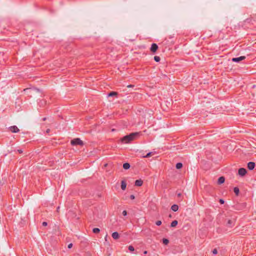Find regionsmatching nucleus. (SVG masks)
Listing matches in <instances>:
<instances>
[{"label":"nucleus","instance_id":"nucleus-32","mask_svg":"<svg viewBox=\"0 0 256 256\" xmlns=\"http://www.w3.org/2000/svg\"><path fill=\"white\" fill-rule=\"evenodd\" d=\"M134 85H132V84H130V85H128L127 86L128 88H132V87H134Z\"/></svg>","mask_w":256,"mask_h":256},{"label":"nucleus","instance_id":"nucleus-31","mask_svg":"<svg viewBox=\"0 0 256 256\" xmlns=\"http://www.w3.org/2000/svg\"><path fill=\"white\" fill-rule=\"evenodd\" d=\"M72 244H70L68 245V248H70L72 247Z\"/></svg>","mask_w":256,"mask_h":256},{"label":"nucleus","instance_id":"nucleus-21","mask_svg":"<svg viewBox=\"0 0 256 256\" xmlns=\"http://www.w3.org/2000/svg\"><path fill=\"white\" fill-rule=\"evenodd\" d=\"M152 152H150L148 154H146V156H144V158H148L152 156Z\"/></svg>","mask_w":256,"mask_h":256},{"label":"nucleus","instance_id":"nucleus-18","mask_svg":"<svg viewBox=\"0 0 256 256\" xmlns=\"http://www.w3.org/2000/svg\"><path fill=\"white\" fill-rule=\"evenodd\" d=\"M234 193L236 194V195H238V194H239V189L237 187H235L234 188Z\"/></svg>","mask_w":256,"mask_h":256},{"label":"nucleus","instance_id":"nucleus-38","mask_svg":"<svg viewBox=\"0 0 256 256\" xmlns=\"http://www.w3.org/2000/svg\"><path fill=\"white\" fill-rule=\"evenodd\" d=\"M106 237H107V235L106 236V237H105V239H107V238H106Z\"/></svg>","mask_w":256,"mask_h":256},{"label":"nucleus","instance_id":"nucleus-13","mask_svg":"<svg viewBox=\"0 0 256 256\" xmlns=\"http://www.w3.org/2000/svg\"><path fill=\"white\" fill-rule=\"evenodd\" d=\"M118 94V92H111L109 93H108L106 94V96H117Z\"/></svg>","mask_w":256,"mask_h":256},{"label":"nucleus","instance_id":"nucleus-2","mask_svg":"<svg viewBox=\"0 0 256 256\" xmlns=\"http://www.w3.org/2000/svg\"><path fill=\"white\" fill-rule=\"evenodd\" d=\"M71 144L72 145H83V142L79 138L74 139L71 141Z\"/></svg>","mask_w":256,"mask_h":256},{"label":"nucleus","instance_id":"nucleus-40","mask_svg":"<svg viewBox=\"0 0 256 256\" xmlns=\"http://www.w3.org/2000/svg\"><path fill=\"white\" fill-rule=\"evenodd\" d=\"M255 87H256V86H255V85H254V86H253V88H255Z\"/></svg>","mask_w":256,"mask_h":256},{"label":"nucleus","instance_id":"nucleus-5","mask_svg":"<svg viewBox=\"0 0 256 256\" xmlns=\"http://www.w3.org/2000/svg\"><path fill=\"white\" fill-rule=\"evenodd\" d=\"M246 58V56H240L238 58H232V60L233 62H238L242 60H244Z\"/></svg>","mask_w":256,"mask_h":256},{"label":"nucleus","instance_id":"nucleus-29","mask_svg":"<svg viewBox=\"0 0 256 256\" xmlns=\"http://www.w3.org/2000/svg\"><path fill=\"white\" fill-rule=\"evenodd\" d=\"M220 202L221 204H224V200H222V199H220Z\"/></svg>","mask_w":256,"mask_h":256},{"label":"nucleus","instance_id":"nucleus-30","mask_svg":"<svg viewBox=\"0 0 256 256\" xmlns=\"http://www.w3.org/2000/svg\"><path fill=\"white\" fill-rule=\"evenodd\" d=\"M42 225H43L44 226H47V222H42Z\"/></svg>","mask_w":256,"mask_h":256},{"label":"nucleus","instance_id":"nucleus-39","mask_svg":"<svg viewBox=\"0 0 256 256\" xmlns=\"http://www.w3.org/2000/svg\"><path fill=\"white\" fill-rule=\"evenodd\" d=\"M49 132V130H46V132Z\"/></svg>","mask_w":256,"mask_h":256},{"label":"nucleus","instance_id":"nucleus-16","mask_svg":"<svg viewBox=\"0 0 256 256\" xmlns=\"http://www.w3.org/2000/svg\"><path fill=\"white\" fill-rule=\"evenodd\" d=\"M178 221L176 220L172 221L171 223V226L175 227L178 224Z\"/></svg>","mask_w":256,"mask_h":256},{"label":"nucleus","instance_id":"nucleus-35","mask_svg":"<svg viewBox=\"0 0 256 256\" xmlns=\"http://www.w3.org/2000/svg\"><path fill=\"white\" fill-rule=\"evenodd\" d=\"M60 210V206L57 208V212H58Z\"/></svg>","mask_w":256,"mask_h":256},{"label":"nucleus","instance_id":"nucleus-6","mask_svg":"<svg viewBox=\"0 0 256 256\" xmlns=\"http://www.w3.org/2000/svg\"><path fill=\"white\" fill-rule=\"evenodd\" d=\"M246 170L244 168H240L238 170V174L240 175V176H244L246 174Z\"/></svg>","mask_w":256,"mask_h":256},{"label":"nucleus","instance_id":"nucleus-14","mask_svg":"<svg viewBox=\"0 0 256 256\" xmlns=\"http://www.w3.org/2000/svg\"><path fill=\"white\" fill-rule=\"evenodd\" d=\"M172 210L174 212H176L178 209V206L177 204H174L171 207Z\"/></svg>","mask_w":256,"mask_h":256},{"label":"nucleus","instance_id":"nucleus-4","mask_svg":"<svg viewBox=\"0 0 256 256\" xmlns=\"http://www.w3.org/2000/svg\"><path fill=\"white\" fill-rule=\"evenodd\" d=\"M158 45L156 44H154V43H153L152 46H151V47H150V51L153 52V53H154L156 52V50H158Z\"/></svg>","mask_w":256,"mask_h":256},{"label":"nucleus","instance_id":"nucleus-9","mask_svg":"<svg viewBox=\"0 0 256 256\" xmlns=\"http://www.w3.org/2000/svg\"><path fill=\"white\" fill-rule=\"evenodd\" d=\"M112 237L114 240H117L120 238V234L117 232H114L112 234Z\"/></svg>","mask_w":256,"mask_h":256},{"label":"nucleus","instance_id":"nucleus-28","mask_svg":"<svg viewBox=\"0 0 256 256\" xmlns=\"http://www.w3.org/2000/svg\"><path fill=\"white\" fill-rule=\"evenodd\" d=\"M130 198L132 199V200H134L135 197L134 196V195L132 194L130 196Z\"/></svg>","mask_w":256,"mask_h":256},{"label":"nucleus","instance_id":"nucleus-8","mask_svg":"<svg viewBox=\"0 0 256 256\" xmlns=\"http://www.w3.org/2000/svg\"><path fill=\"white\" fill-rule=\"evenodd\" d=\"M255 166V164L253 162H250L248 164V168L249 170H252L254 168Z\"/></svg>","mask_w":256,"mask_h":256},{"label":"nucleus","instance_id":"nucleus-1","mask_svg":"<svg viewBox=\"0 0 256 256\" xmlns=\"http://www.w3.org/2000/svg\"><path fill=\"white\" fill-rule=\"evenodd\" d=\"M138 134V132L132 133L129 135L124 136L122 139V141L125 143L130 142L131 141L134 140Z\"/></svg>","mask_w":256,"mask_h":256},{"label":"nucleus","instance_id":"nucleus-37","mask_svg":"<svg viewBox=\"0 0 256 256\" xmlns=\"http://www.w3.org/2000/svg\"><path fill=\"white\" fill-rule=\"evenodd\" d=\"M146 253H147V252H146V251H145V252H144V254H146Z\"/></svg>","mask_w":256,"mask_h":256},{"label":"nucleus","instance_id":"nucleus-19","mask_svg":"<svg viewBox=\"0 0 256 256\" xmlns=\"http://www.w3.org/2000/svg\"><path fill=\"white\" fill-rule=\"evenodd\" d=\"M154 60L156 62H159L160 60V57L158 56H154Z\"/></svg>","mask_w":256,"mask_h":256},{"label":"nucleus","instance_id":"nucleus-25","mask_svg":"<svg viewBox=\"0 0 256 256\" xmlns=\"http://www.w3.org/2000/svg\"><path fill=\"white\" fill-rule=\"evenodd\" d=\"M156 224L157 226H160L162 224V222L160 220H158L156 222Z\"/></svg>","mask_w":256,"mask_h":256},{"label":"nucleus","instance_id":"nucleus-17","mask_svg":"<svg viewBox=\"0 0 256 256\" xmlns=\"http://www.w3.org/2000/svg\"><path fill=\"white\" fill-rule=\"evenodd\" d=\"M182 163L178 162L176 164V168L177 169H180L182 168Z\"/></svg>","mask_w":256,"mask_h":256},{"label":"nucleus","instance_id":"nucleus-34","mask_svg":"<svg viewBox=\"0 0 256 256\" xmlns=\"http://www.w3.org/2000/svg\"><path fill=\"white\" fill-rule=\"evenodd\" d=\"M18 152L20 153L22 152V150H18Z\"/></svg>","mask_w":256,"mask_h":256},{"label":"nucleus","instance_id":"nucleus-33","mask_svg":"<svg viewBox=\"0 0 256 256\" xmlns=\"http://www.w3.org/2000/svg\"><path fill=\"white\" fill-rule=\"evenodd\" d=\"M177 195H178V197H180V196H182V194H181L180 193H178V194H177Z\"/></svg>","mask_w":256,"mask_h":256},{"label":"nucleus","instance_id":"nucleus-36","mask_svg":"<svg viewBox=\"0 0 256 256\" xmlns=\"http://www.w3.org/2000/svg\"><path fill=\"white\" fill-rule=\"evenodd\" d=\"M107 164H104V167H106V166H107Z\"/></svg>","mask_w":256,"mask_h":256},{"label":"nucleus","instance_id":"nucleus-10","mask_svg":"<svg viewBox=\"0 0 256 256\" xmlns=\"http://www.w3.org/2000/svg\"><path fill=\"white\" fill-rule=\"evenodd\" d=\"M126 187V183L124 180H122L121 182V188L122 190H125Z\"/></svg>","mask_w":256,"mask_h":256},{"label":"nucleus","instance_id":"nucleus-26","mask_svg":"<svg viewBox=\"0 0 256 256\" xmlns=\"http://www.w3.org/2000/svg\"><path fill=\"white\" fill-rule=\"evenodd\" d=\"M212 253L214 254H216L218 253L217 250L216 248L212 250Z\"/></svg>","mask_w":256,"mask_h":256},{"label":"nucleus","instance_id":"nucleus-22","mask_svg":"<svg viewBox=\"0 0 256 256\" xmlns=\"http://www.w3.org/2000/svg\"><path fill=\"white\" fill-rule=\"evenodd\" d=\"M163 243L165 244H167L168 243V240L167 239H163Z\"/></svg>","mask_w":256,"mask_h":256},{"label":"nucleus","instance_id":"nucleus-23","mask_svg":"<svg viewBox=\"0 0 256 256\" xmlns=\"http://www.w3.org/2000/svg\"><path fill=\"white\" fill-rule=\"evenodd\" d=\"M128 250H130V251H132V252L134 250V248L132 246H128Z\"/></svg>","mask_w":256,"mask_h":256},{"label":"nucleus","instance_id":"nucleus-20","mask_svg":"<svg viewBox=\"0 0 256 256\" xmlns=\"http://www.w3.org/2000/svg\"><path fill=\"white\" fill-rule=\"evenodd\" d=\"M100 230L98 228H94L92 230L93 232L96 234L100 232Z\"/></svg>","mask_w":256,"mask_h":256},{"label":"nucleus","instance_id":"nucleus-3","mask_svg":"<svg viewBox=\"0 0 256 256\" xmlns=\"http://www.w3.org/2000/svg\"><path fill=\"white\" fill-rule=\"evenodd\" d=\"M24 91L27 92L28 94H34V92H38V90L34 88H28L24 90Z\"/></svg>","mask_w":256,"mask_h":256},{"label":"nucleus","instance_id":"nucleus-12","mask_svg":"<svg viewBox=\"0 0 256 256\" xmlns=\"http://www.w3.org/2000/svg\"><path fill=\"white\" fill-rule=\"evenodd\" d=\"M225 179L224 176H220L218 179V184H223L224 182Z\"/></svg>","mask_w":256,"mask_h":256},{"label":"nucleus","instance_id":"nucleus-24","mask_svg":"<svg viewBox=\"0 0 256 256\" xmlns=\"http://www.w3.org/2000/svg\"><path fill=\"white\" fill-rule=\"evenodd\" d=\"M234 221L232 220H228V224L229 225V226H230L232 223H233Z\"/></svg>","mask_w":256,"mask_h":256},{"label":"nucleus","instance_id":"nucleus-15","mask_svg":"<svg viewBox=\"0 0 256 256\" xmlns=\"http://www.w3.org/2000/svg\"><path fill=\"white\" fill-rule=\"evenodd\" d=\"M123 168L125 170H128L130 168V164L128 163H125L123 164Z\"/></svg>","mask_w":256,"mask_h":256},{"label":"nucleus","instance_id":"nucleus-7","mask_svg":"<svg viewBox=\"0 0 256 256\" xmlns=\"http://www.w3.org/2000/svg\"><path fill=\"white\" fill-rule=\"evenodd\" d=\"M10 130L12 132H17L19 131V129L17 126H14L10 128Z\"/></svg>","mask_w":256,"mask_h":256},{"label":"nucleus","instance_id":"nucleus-27","mask_svg":"<svg viewBox=\"0 0 256 256\" xmlns=\"http://www.w3.org/2000/svg\"><path fill=\"white\" fill-rule=\"evenodd\" d=\"M122 214H123L124 216H126V215L127 214V212H126V210H124V211L122 212Z\"/></svg>","mask_w":256,"mask_h":256},{"label":"nucleus","instance_id":"nucleus-11","mask_svg":"<svg viewBox=\"0 0 256 256\" xmlns=\"http://www.w3.org/2000/svg\"><path fill=\"white\" fill-rule=\"evenodd\" d=\"M142 181L141 180H138L135 182V185L136 186H141L142 184Z\"/></svg>","mask_w":256,"mask_h":256}]
</instances>
